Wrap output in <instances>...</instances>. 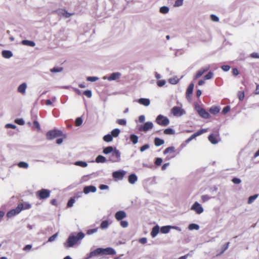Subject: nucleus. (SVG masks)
<instances>
[{
  "label": "nucleus",
  "instance_id": "nucleus-10",
  "mask_svg": "<svg viewBox=\"0 0 259 259\" xmlns=\"http://www.w3.org/2000/svg\"><path fill=\"white\" fill-rule=\"evenodd\" d=\"M191 209L195 211L197 214H200L203 211V208L197 202H195L191 206Z\"/></svg>",
  "mask_w": 259,
  "mask_h": 259
},
{
  "label": "nucleus",
  "instance_id": "nucleus-3",
  "mask_svg": "<svg viewBox=\"0 0 259 259\" xmlns=\"http://www.w3.org/2000/svg\"><path fill=\"white\" fill-rule=\"evenodd\" d=\"M51 191L48 189H41L36 192V196L39 200H44L49 198Z\"/></svg>",
  "mask_w": 259,
  "mask_h": 259
},
{
  "label": "nucleus",
  "instance_id": "nucleus-50",
  "mask_svg": "<svg viewBox=\"0 0 259 259\" xmlns=\"http://www.w3.org/2000/svg\"><path fill=\"white\" fill-rule=\"evenodd\" d=\"M238 97L240 101H242L244 98V93L243 91H239L238 93Z\"/></svg>",
  "mask_w": 259,
  "mask_h": 259
},
{
  "label": "nucleus",
  "instance_id": "nucleus-63",
  "mask_svg": "<svg viewBox=\"0 0 259 259\" xmlns=\"http://www.w3.org/2000/svg\"><path fill=\"white\" fill-rule=\"evenodd\" d=\"M230 68H231L230 66L229 65H223L221 67V68L224 71H229L230 70Z\"/></svg>",
  "mask_w": 259,
  "mask_h": 259
},
{
  "label": "nucleus",
  "instance_id": "nucleus-59",
  "mask_svg": "<svg viewBox=\"0 0 259 259\" xmlns=\"http://www.w3.org/2000/svg\"><path fill=\"white\" fill-rule=\"evenodd\" d=\"M120 226L123 228H126L128 226V222L126 221H121L120 222Z\"/></svg>",
  "mask_w": 259,
  "mask_h": 259
},
{
  "label": "nucleus",
  "instance_id": "nucleus-30",
  "mask_svg": "<svg viewBox=\"0 0 259 259\" xmlns=\"http://www.w3.org/2000/svg\"><path fill=\"white\" fill-rule=\"evenodd\" d=\"M96 162L97 163H105L106 162V159L104 156L100 155L96 157Z\"/></svg>",
  "mask_w": 259,
  "mask_h": 259
},
{
  "label": "nucleus",
  "instance_id": "nucleus-48",
  "mask_svg": "<svg viewBox=\"0 0 259 259\" xmlns=\"http://www.w3.org/2000/svg\"><path fill=\"white\" fill-rule=\"evenodd\" d=\"M164 134L165 135H172L174 134V130L170 128H166L164 131Z\"/></svg>",
  "mask_w": 259,
  "mask_h": 259
},
{
  "label": "nucleus",
  "instance_id": "nucleus-49",
  "mask_svg": "<svg viewBox=\"0 0 259 259\" xmlns=\"http://www.w3.org/2000/svg\"><path fill=\"white\" fill-rule=\"evenodd\" d=\"M117 123L121 125H125L126 124V121L124 119H117L116 121Z\"/></svg>",
  "mask_w": 259,
  "mask_h": 259
},
{
  "label": "nucleus",
  "instance_id": "nucleus-52",
  "mask_svg": "<svg viewBox=\"0 0 259 259\" xmlns=\"http://www.w3.org/2000/svg\"><path fill=\"white\" fill-rule=\"evenodd\" d=\"M178 81L179 79L177 77H174L169 79V82L171 84H177Z\"/></svg>",
  "mask_w": 259,
  "mask_h": 259
},
{
  "label": "nucleus",
  "instance_id": "nucleus-57",
  "mask_svg": "<svg viewBox=\"0 0 259 259\" xmlns=\"http://www.w3.org/2000/svg\"><path fill=\"white\" fill-rule=\"evenodd\" d=\"M165 82H166L164 80H159L157 81V84L158 87H161L165 84Z\"/></svg>",
  "mask_w": 259,
  "mask_h": 259
},
{
  "label": "nucleus",
  "instance_id": "nucleus-42",
  "mask_svg": "<svg viewBox=\"0 0 259 259\" xmlns=\"http://www.w3.org/2000/svg\"><path fill=\"white\" fill-rule=\"evenodd\" d=\"M75 164L76 165L79 166H81L82 167H85L88 165V164L87 163V162L82 161H76L75 163Z\"/></svg>",
  "mask_w": 259,
  "mask_h": 259
},
{
  "label": "nucleus",
  "instance_id": "nucleus-16",
  "mask_svg": "<svg viewBox=\"0 0 259 259\" xmlns=\"http://www.w3.org/2000/svg\"><path fill=\"white\" fill-rule=\"evenodd\" d=\"M100 255H103L102 248H98L91 251L89 255V257H93Z\"/></svg>",
  "mask_w": 259,
  "mask_h": 259
},
{
  "label": "nucleus",
  "instance_id": "nucleus-45",
  "mask_svg": "<svg viewBox=\"0 0 259 259\" xmlns=\"http://www.w3.org/2000/svg\"><path fill=\"white\" fill-rule=\"evenodd\" d=\"M18 165L19 167L27 168L28 167V164L25 162H20L18 163Z\"/></svg>",
  "mask_w": 259,
  "mask_h": 259
},
{
  "label": "nucleus",
  "instance_id": "nucleus-62",
  "mask_svg": "<svg viewBox=\"0 0 259 259\" xmlns=\"http://www.w3.org/2000/svg\"><path fill=\"white\" fill-rule=\"evenodd\" d=\"M229 244L230 242H228L224 245V246L222 248V250L221 253H223L225 250H226L228 248Z\"/></svg>",
  "mask_w": 259,
  "mask_h": 259
},
{
  "label": "nucleus",
  "instance_id": "nucleus-54",
  "mask_svg": "<svg viewBox=\"0 0 259 259\" xmlns=\"http://www.w3.org/2000/svg\"><path fill=\"white\" fill-rule=\"evenodd\" d=\"M83 94L89 98H91L92 96V92L90 90L85 91L83 92Z\"/></svg>",
  "mask_w": 259,
  "mask_h": 259
},
{
  "label": "nucleus",
  "instance_id": "nucleus-8",
  "mask_svg": "<svg viewBox=\"0 0 259 259\" xmlns=\"http://www.w3.org/2000/svg\"><path fill=\"white\" fill-rule=\"evenodd\" d=\"M207 132V128L201 129L200 130L198 131L197 132L193 134L189 138H188L187 140H186L185 143H188L191 140H192L193 139L195 138L196 137H198Z\"/></svg>",
  "mask_w": 259,
  "mask_h": 259
},
{
  "label": "nucleus",
  "instance_id": "nucleus-61",
  "mask_svg": "<svg viewBox=\"0 0 259 259\" xmlns=\"http://www.w3.org/2000/svg\"><path fill=\"white\" fill-rule=\"evenodd\" d=\"M57 236H58V233H55V234H54L53 235H52V236L49 237V238L48 239V241L52 242V241H54V240L55 239V238L57 237Z\"/></svg>",
  "mask_w": 259,
  "mask_h": 259
},
{
  "label": "nucleus",
  "instance_id": "nucleus-46",
  "mask_svg": "<svg viewBox=\"0 0 259 259\" xmlns=\"http://www.w3.org/2000/svg\"><path fill=\"white\" fill-rule=\"evenodd\" d=\"M62 10L63 12L62 14H63V16L65 17V18H69L73 15V13H70L65 10Z\"/></svg>",
  "mask_w": 259,
  "mask_h": 259
},
{
  "label": "nucleus",
  "instance_id": "nucleus-17",
  "mask_svg": "<svg viewBox=\"0 0 259 259\" xmlns=\"http://www.w3.org/2000/svg\"><path fill=\"white\" fill-rule=\"evenodd\" d=\"M175 152H176L175 148L173 146H171V147H169L166 148L164 150L163 153L164 154H169L170 155L169 158H171V157H174L175 156V154H174Z\"/></svg>",
  "mask_w": 259,
  "mask_h": 259
},
{
  "label": "nucleus",
  "instance_id": "nucleus-15",
  "mask_svg": "<svg viewBox=\"0 0 259 259\" xmlns=\"http://www.w3.org/2000/svg\"><path fill=\"white\" fill-rule=\"evenodd\" d=\"M194 88V84L191 83L188 86L186 93V97L188 100L190 101L191 100V96L193 93Z\"/></svg>",
  "mask_w": 259,
  "mask_h": 259
},
{
  "label": "nucleus",
  "instance_id": "nucleus-55",
  "mask_svg": "<svg viewBox=\"0 0 259 259\" xmlns=\"http://www.w3.org/2000/svg\"><path fill=\"white\" fill-rule=\"evenodd\" d=\"M98 79L97 77L95 76H89L87 78V80L89 81L94 82L96 81Z\"/></svg>",
  "mask_w": 259,
  "mask_h": 259
},
{
  "label": "nucleus",
  "instance_id": "nucleus-4",
  "mask_svg": "<svg viewBox=\"0 0 259 259\" xmlns=\"http://www.w3.org/2000/svg\"><path fill=\"white\" fill-rule=\"evenodd\" d=\"M156 122L161 126H166L169 124V120L167 117L159 115L156 118Z\"/></svg>",
  "mask_w": 259,
  "mask_h": 259
},
{
  "label": "nucleus",
  "instance_id": "nucleus-40",
  "mask_svg": "<svg viewBox=\"0 0 259 259\" xmlns=\"http://www.w3.org/2000/svg\"><path fill=\"white\" fill-rule=\"evenodd\" d=\"M63 70V68L61 67H55L50 69V71L52 73L59 72Z\"/></svg>",
  "mask_w": 259,
  "mask_h": 259
},
{
  "label": "nucleus",
  "instance_id": "nucleus-44",
  "mask_svg": "<svg viewBox=\"0 0 259 259\" xmlns=\"http://www.w3.org/2000/svg\"><path fill=\"white\" fill-rule=\"evenodd\" d=\"M160 12L162 14H166L169 11V9L167 7L163 6L160 8Z\"/></svg>",
  "mask_w": 259,
  "mask_h": 259
},
{
  "label": "nucleus",
  "instance_id": "nucleus-47",
  "mask_svg": "<svg viewBox=\"0 0 259 259\" xmlns=\"http://www.w3.org/2000/svg\"><path fill=\"white\" fill-rule=\"evenodd\" d=\"M82 123V119L81 117H78L76 119L75 121V125L77 126H80Z\"/></svg>",
  "mask_w": 259,
  "mask_h": 259
},
{
  "label": "nucleus",
  "instance_id": "nucleus-22",
  "mask_svg": "<svg viewBox=\"0 0 259 259\" xmlns=\"http://www.w3.org/2000/svg\"><path fill=\"white\" fill-rule=\"evenodd\" d=\"M121 76V73L119 72H114L110 74L109 76L107 77V79L109 81L114 80L118 79Z\"/></svg>",
  "mask_w": 259,
  "mask_h": 259
},
{
  "label": "nucleus",
  "instance_id": "nucleus-56",
  "mask_svg": "<svg viewBox=\"0 0 259 259\" xmlns=\"http://www.w3.org/2000/svg\"><path fill=\"white\" fill-rule=\"evenodd\" d=\"M162 162V159L161 158H157L155 161V165L157 166H159L161 164Z\"/></svg>",
  "mask_w": 259,
  "mask_h": 259
},
{
  "label": "nucleus",
  "instance_id": "nucleus-34",
  "mask_svg": "<svg viewBox=\"0 0 259 259\" xmlns=\"http://www.w3.org/2000/svg\"><path fill=\"white\" fill-rule=\"evenodd\" d=\"M209 111L213 114H217L220 111V109L218 107H212L210 108Z\"/></svg>",
  "mask_w": 259,
  "mask_h": 259
},
{
  "label": "nucleus",
  "instance_id": "nucleus-35",
  "mask_svg": "<svg viewBox=\"0 0 259 259\" xmlns=\"http://www.w3.org/2000/svg\"><path fill=\"white\" fill-rule=\"evenodd\" d=\"M120 132V131L118 128H115L111 132V136L112 137H117Z\"/></svg>",
  "mask_w": 259,
  "mask_h": 259
},
{
  "label": "nucleus",
  "instance_id": "nucleus-53",
  "mask_svg": "<svg viewBox=\"0 0 259 259\" xmlns=\"http://www.w3.org/2000/svg\"><path fill=\"white\" fill-rule=\"evenodd\" d=\"M33 126L37 131H39L40 130L39 124L38 122L36 120L33 121Z\"/></svg>",
  "mask_w": 259,
  "mask_h": 259
},
{
  "label": "nucleus",
  "instance_id": "nucleus-2",
  "mask_svg": "<svg viewBox=\"0 0 259 259\" xmlns=\"http://www.w3.org/2000/svg\"><path fill=\"white\" fill-rule=\"evenodd\" d=\"M60 137L66 138V136L64 134H63L62 131L59 130H52L49 131L46 133V138L48 140H51L56 138H58Z\"/></svg>",
  "mask_w": 259,
  "mask_h": 259
},
{
  "label": "nucleus",
  "instance_id": "nucleus-28",
  "mask_svg": "<svg viewBox=\"0 0 259 259\" xmlns=\"http://www.w3.org/2000/svg\"><path fill=\"white\" fill-rule=\"evenodd\" d=\"M26 87V84L25 83H23L19 86L18 91L19 93L24 94L25 93Z\"/></svg>",
  "mask_w": 259,
  "mask_h": 259
},
{
  "label": "nucleus",
  "instance_id": "nucleus-20",
  "mask_svg": "<svg viewBox=\"0 0 259 259\" xmlns=\"http://www.w3.org/2000/svg\"><path fill=\"white\" fill-rule=\"evenodd\" d=\"M97 189L95 186H85L83 188V193L85 194H88L90 192L94 193L96 191Z\"/></svg>",
  "mask_w": 259,
  "mask_h": 259
},
{
  "label": "nucleus",
  "instance_id": "nucleus-23",
  "mask_svg": "<svg viewBox=\"0 0 259 259\" xmlns=\"http://www.w3.org/2000/svg\"><path fill=\"white\" fill-rule=\"evenodd\" d=\"M2 56L5 58H10L13 56L12 53L9 50H4L2 51Z\"/></svg>",
  "mask_w": 259,
  "mask_h": 259
},
{
  "label": "nucleus",
  "instance_id": "nucleus-60",
  "mask_svg": "<svg viewBox=\"0 0 259 259\" xmlns=\"http://www.w3.org/2000/svg\"><path fill=\"white\" fill-rule=\"evenodd\" d=\"M230 109V106H225L222 110V113L223 114H226L227 112H228L229 111Z\"/></svg>",
  "mask_w": 259,
  "mask_h": 259
},
{
  "label": "nucleus",
  "instance_id": "nucleus-1",
  "mask_svg": "<svg viewBox=\"0 0 259 259\" xmlns=\"http://www.w3.org/2000/svg\"><path fill=\"white\" fill-rule=\"evenodd\" d=\"M84 237V234L82 232H78L76 235L72 233L64 243V245L67 248L72 247L76 244L78 241L82 240Z\"/></svg>",
  "mask_w": 259,
  "mask_h": 259
},
{
  "label": "nucleus",
  "instance_id": "nucleus-11",
  "mask_svg": "<svg viewBox=\"0 0 259 259\" xmlns=\"http://www.w3.org/2000/svg\"><path fill=\"white\" fill-rule=\"evenodd\" d=\"M171 112L174 116H181L184 113L183 109H182L181 107L178 106L174 107L171 110Z\"/></svg>",
  "mask_w": 259,
  "mask_h": 259
},
{
  "label": "nucleus",
  "instance_id": "nucleus-24",
  "mask_svg": "<svg viewBox=\"0 0 259 259\" xmlns=\"http://www.w3.org/2000/svg\"><path fill=\"white\" fill-rule=\"evenodd\" d=\"M80 197L79 195L71 197L67 202V206L68 207H71L73 206L75 199H77Z\"/></svg>",
  "mask_w": 259,
  "mask_h": 259
},
{
  "label": "nucleus",
  "instance_id": "nucleus-51",
  "mask_svg": "<svg viewBox=\"0 0 259 259\" xmlns=\"http://www.w3.org/2000/svg\"><path fill=\"white\" fill-rule=\"evenodd\" d=\"M98 230V228H94V229H89V230H88L87 231V234L88 235H92V234L97 232Z\"/></svg>",
  "mask_w": 259,
  "mask_h": 259
},
{
  "label": "nucleus",
  "instance_id": "nucleus-41",
  "mask_svg": "<svg viewBox=\"0 0 259 259\" xmlns=\"http://www.w3.org/2000/svg\"><path fill=\"white\" fill-rule=\"evenodd\" d=\"M258 194H255L254 195H252V196H250L249 198H248V201H247V203L248 204H251V203H252L254 200L257 198V197H258Z\"/></svg>",
  "mask_w": 259,
  "mask_h": 259
},
{
  "label": "nucleus",
  "instance_id": "nucleus-36",
  "mask_svg": "<svg viewBox=\"0 0 259 259\" xmlns=\"http://www.w3.org/2000/svg\"><path fill=\"white\" fill-rule=\"evenodd\" d=\"M213 77V73L210 71L207 74L205 75L203 77L204 80H208L211 79Z\"/></svg>",
  "mask_w": 259,
  "mask_h": 259
},
{
  "label": "nucleus",
  "instance_id": "nucleus-5",
  "mask_svg": "<svg viewBox=\"0 0 259 259\" xmlns=\"http://www.w3.org/2000/svg\"><path fill=\"white\" fill-rule=\"evenodd\" d=\"M121 160L120 152L116 148H114V151L112 152V154L109 159V160L112 162H118Z\"/></svg>",
  "mask_w": 259,
  "mask_h": 259
},
{
  "label": "nucleus",
  "instance_id": "nucleus-31",
  "mask_svg": "<svg viewBox=\"0 0 259 259\" xmlns=\"http://www.w3.org/2000/svg\"><path fill=\"white\" fill-rule=\"evenodd\" d=\"M171 228V226H163L160 228V231L162 233L166 234L169 232Z\"/></svg>",
  "mask_w": 259,
  "mask_h": 259
},
{
  "label": "nucleus",
  "instance_id": "nucleus-38",
  "mask_svg": "<svg viewBox=\"0 0 259 259\" xmlns=\"http://www.w3.org/2000/svg\"><path fill=\"white\" fill-rule=\"evenodd\" d=\"M103 140L106 142H110L112 141L113 137L111 135L108 134L103 137Z\"/></svg>",
  "mask_w": 259,
  "mask_h": 259
},
{
  "label": "nucleus",
  "instance_id": "nucleus-25",
  "mask_svg": "<svg viewBox=\"0 0 259 259\" xmlns=\"http://www.w3.org/2000/svg\"><path fill=\"white\" fill-rule=\"evenodd\" d=\"M138 180V178L135 174H131L128 176V182L130 183L133 184H134Z\"/></svg>",
  "mask_w": 259,
  "mask_h": 259
},
{
  "label": "nucleus",
  "instance_id": "nucleus-27",
  "mask_svg": "<svg viewBox=\"0 0 259 259\" xmlns=\"http://www.w3.org/2000/svg\"><path fill=\"white\" fill-rule=\"evenodd\" d=\"M159 232V227L158 226H156L152 228L151 232V235L152 237H155Z\"/></svg>",
  "mask_w": 259,
  "mask_h": 259
},
{
  "label": "nucleus",
  "instance_id": "nucleus-26",
  "mask_svg": "<svg viewBox=\"0 0 259 259\" xmlns=\"http://www.w3.org/2000/svg\"><path fill=\"white\" fill-rule=\"evenodd\" d=\"M138 102L142 105L148 106L150 104V100L148 99L141 98L138 100Z\"/></svg>",
  "mask_w": 259,
  "mask_h": 259
},
{
  "label": "nucleus",
  "instance_id": "nucleus-14",
  "mask_svg": "<svg viewBox=\"0 0 259 259\" xmlns=\"http://www.w3.org/2000/svg\"><path fill=\"white\" fill-rule=\"evenodd\" d=\"M21 211V209H19V207L17 206L15 209L9 211L7 213V216L8 218H11L19 214Z\"/></svg>",
  "mask_w": 259,
  "mask_h": 259
},
{
  "label": "nucleus",
  "instance_id": "nucleus-43",
  "mask_svg": "<svg viewBox=\"0 0 259 259\" xmlns=\"http://www.w3.org/2000/svg\"><path fill=\"white\" fill-rule=\"evenodd\" d=\"M109 226V222L108 221H103L100 225V227L102 229H106L108 228Z\"/></svg>",
  "mask_w": 259,
  "mask_h": 259
},
{
  "label": "nucleus",
  "instance_id": "nucleus-19",
  "mask_svg": "<svg viewBox=\"0 0 259 259\" xmlns=\"http://www.w3.org/2000/svg\"><path fill=\"white\" fill-rule=\"evenodd\" d=\"M17 206L19 207V209H21V211L24 209H28L31 207V205L28 202H26L19 203Z\"/></svg>",
  "mask_w": 259,
  "mask_h": 259
},
{
  "label": "nucleus",
  "instance_id": "nucleus-21",
  "mask_svg": "<svg viewBox=\"0 0 259 259\" xmlns=\"http://www.w3.org/2000/svg\"><path fill=\"white\" fill-rule=\"evenodd\" d=\"M103 254L114 255L116 251L112 248L108 247L106 248H102Z\"/></svg>",
  "mask_w": 259,
  "mask_h": 259
},
{
  "label": "nucleus",
  "instance_id": "nucleus-58",
  "mask_svg": "<svg viewBox=\"0 0 259 259\" xmlns=\"http://www.w3.org/2000/svg\"><path fill=\"white\" fill-rule=\"evenodd\" d=\"M210 197L207 195H204L201 196V199L203 202H206V201L208 200Z\"/></svg>",
  "mask_w": 259,
  "mask_h": 259
},
{
  "label": "nucleus",
  "instance_id": "nucleus-33",
  "mask_svg": "<svg viewBox=\"0 0 259 259\" xmlns=\"http://www.w3.org/2000/svg\"><path fill=\"white\" fill-rule=\"evenodd\" d=\"M164 143V140L159 138H155L154 139V144L156 146H160L161 145L163 144Z\"/></svg>",
  "mask_w": 259,
  "mask_h": 259
},
{
  "label": "nucleus",
  "instance_id": "nucleus-29",
  "mask_svg": "<svg viewBox=\"0 0 259 259\" xmlns=\"http://www.w3.org/2000/svg\"><path fill=\"white\" fill-rule=\"evenodd\" d=\"M21 43L23 45L28 46L30 47H34L35 45V44L34 41L28 40H23Z\"/></svg>",
  "mask_w": 259,
  "mask_h": 259
},
{
  "label": "nucleus",
  "instance_id": "nucleus-7",
  "mask_svg": "<svg viewBox=\"0 0 259 259\" xmlns=\"http://www.w3.org/2000/svg\"><path fill=\"white\" fill-rule=\"evenodd\" d=\"M195 108L199 115L202 118L208 119L210 117V114L205 109L201 108L199 105L196 106Z\"/></svg>",
  "mask_w": 259,
  "mask_h": 259
},
{
  "label": "nucleus",
  "instance_id": "nucleus-64",
  "mask_svg": "<svg viewBox=\"0 0 259 259\" xmlns=\"http://www.w3.org/2000/svg\"><path fill=\"white\" fill-rule=\"evenodd\" d=\"M149 148V145L148 144H145L143 146H142L140 148V151L141 152L144 151L145 150L148 149Z\"/></svg>",
  "mask_w": 259,
  "mask_h": 259
},
{
  "label": "nucleus",
  "instance_id": "nucleus-39",
  "mask_svg": "<svg viewBox=\"0 0 259 259\" xmlns=\"http://www.w3.org/2000/svg\"><path fill=\"white\" fill-rule=\"evenodd\" d=\"M199 228V226L195 224H190L188 226V229L189 230H198Z\"/></svg>",
  "mask_w": 259,
  "mask_h": 259
},
{
  "label": "nucleus",
  "instance_id": "nucleus-18",
  "mask_svg": "<svg viewBox=\"0 0 259 259\" xmlns=\"http://www.w3.org/2000/svg\"><path fill=\"white\" fill-rule=\"evenodd\" d=\"M126 217V213L123 211L120 210L116 212L115 214V218L117 221L122 220L123 219Z\"/></svg>",
  "mask_w": 259,
  "mask_h": 259
},
{
  "label": "nucleus",
  "instance_id": "nucleus-9",
  "mask_svg": "<svg viewBox=\"0 0 259 259\" xmlns=\"http://www.w3.org/2000/svg\"><path fill=\"white\" fill-rule=\"evenodd\" d=\"M210 69L209 65L205 66L204 67L201 68L195 74L194 78V79H196L200 77H201L205 72H207Z\"/></svg>",
  "mask_w": 259,
  "mask_h": 259
},
{
  "label": "nucleus",
  "instance_id": "nucleus-32",
  "mask_svg": "<svg viewBox=\"0 0 259 259\" xmlns=\"http://www.w3.org/2000/svg\"><path fill=\"white\" fill-rule=\"evenodd\" d=\"M114 150V148L112 146H108L103 149V152L105 154H108L112 153Z\"/></svg>",
  "mask_w": 259,
  "mask_h": 259
},
{
  "label": "nucleus",
  "instance_id": "nucleus-6",
  "mask_svg": "<svg viewBox=\"0 0 259 259\" xmlns=\"http://www.w3.org/2000/svg\"><path fill=\"white\" fill-rule=\"evenodd\" d=\"M208 140L212 144H217L220 140L219 130H217L214 133L211 134L208 137Z\"/></svg>",
  "mask_w": 259,
  "mask_h": 259
},
{
  "label": "nucleus",
  "instance_id": "nucleus-12",
  "mask_svg": "<svg viewBox=\"0 0 259 259\" xmlns=\"http://www.w3.org/2000/svg\"><path fill=\"white\" fill-rule=\"evenodd\" d=\"M153 124L151 122H147L143 125H141L139 130L140 131L147 132L153 128Z\"/></svg>",
  "mask_w": 259,
  "mask_h": 259
},
{
  "label": "nucleus",
  "instance_id": "nucleus-13",
  "mask_svg": "<svg viewBox=\"0 0 259 259\" xmlns=\"http://www.w3.org/2000/svg\"><path fill=\"white\" fill-rule=\"evenodd\" d=\"M125 174L123 170H118L114 171L112 174L113 177L116 180H122Z\"/></svg>",
  "mask_w": 259,
  "mask_h": 259
},
{
  "label": "nucleus",
  "instance_id": "nucleus-37",
  "mask_svg": "<svg viewBox=\"0 0 259 259\" xmlns=\"http://www.w3.org/2000/svg\"><path fill=\"white\" fill-rule=\"evenodd\" d=\"M130 140L133 144H135L138 142V137L135 135H131L130 136Z\"/></svg>",
  "mask_w": 259,
  "mask_h": 259
}]
</instances>
